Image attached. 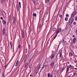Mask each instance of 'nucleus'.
Segmentation results:
<instances>
[{
  "label": "nucleus",
  "mask_w": 77,
  "mask_h": 77,
  "mask_svg": "<svg viewBox=\"0 0 77 77\" xmlns=\"http://www.w3.org/2000/svg\"><path fill=\"white\" fill-rule=\"evenodd\" d=\"M6 32V28H4L2 30V35H4V34H5V35L6 36L7 35V33L6 32Z\"/></svg>",
  "instance_id": "1"
},
{
  "label": "nucleus",
  "mask_w": 77,
  "mask_h": 77,
  "mask_svg": "<svg viewBox=\"0 0 77 77\" xmlns=\"http://www.w3.org/2000/svg\"><path fill=\"white\" fill-rule=\"evenodd\" d=\"M69 20V25L71 26L72 24V23L74 21V20H73V18H70Z\"/></svg>",
  "instance_id": "2"
},
{
  "label": "nucleus",
  "mask_w": 77,
  "mask_h": 77,
  "mask_svg": "<svg viewBox=\"0 0 77 77\" xmlns=\"http://www.w3.org/2000/svg\"><path fill=\"white\" fill-rule=\"evenodd\" d=\"M50 66L51 68H53L54 67V62H51V63L50 64Z\"/></svg>",
  "instance_id": "3"
},
{
  "label": "nucleus",
  "mask_w": 77,
  "mask_h": 77,
  "mask_svg": "<svg viewBox=\"0 0 77 77\" xmlns=\"http://www.w3.org/2000/svg\"><path fill=\"white\" fill-rule=\"evenodd\" d=\"M41 51H37L35 53V56H38V54H39V53H40Z\"/></svg>",
  "instance_id": "4"
},
{
  "label": "nucleus",
  "mask_w": 77,
  "mask_h": 77,
  "mask_svg": "<svg viewBox=\"0 0 77 77\" xmlns=\"http://www.w3.org/2000/svg\"><path fill=\"white\" fill-rule=\"evenodd\" d=\"M72 66L71 64L69 65V68H70V71H71V69L72 71V70H73V68H72Z\"/></svg>",
  "instance_id": "5"
},
{
  "label": "nucleus",
  "mask_w": 77,
  "mask_h": 77,
  "mask_svg": "<svg viewBox=\"0 0 77 77\" xmlns=\"http://www.w3.org/2000/svg\"><path fill=\"white\" fill-rule=\"evenodd\" d=\"M72 41L73 42V44H74V43H75L77 41V40H76V37H75L74 38H73L72 40Z\"/></svg>",
  "instance_id": "6"
},
{
  "label": "nucleus",
  "mask_w": 77,
  "mask_h": 77,
  "mask_svg": "<svg viewBox=\"0 0 77 77\" xmlns=\"http://www.w3.org/2000/svg\"><path fill=\"white\" fill-rule=\"evenodd\" d=\"M69 66H67L66 67V74H67V73H68V72L69 71Z\"/></svg>",
  "instance_id": "7"
},
{
  "label": "nucleus",
  "mask_w": 77,
  "mask_h": 77,
  "mask_svg": "<svg viewBox=\"0 0 77 77\" xmlns=\"http://www.w3.org/2000/svg\"><path fill=\"white\" fill-rule=\"evenodd\" d=\"M41 64H38V66L37 67V69H40V68H41Z\"/></svg>",
  "instance_id": "8"
},
{
  "label": "nucleus",
  "mask_w": 77,
  "mask_h": 77,
  "mask_svg": "<svg viewBox=\"0 0 77 77\" xmlns=\"http://www.w3.org/2000/svg\"><path fill=\"white\" fill-rule=\"evenodd\" d=\"M54 54H53L52 55H51L50 56V58L51 59H53V58H54Z\"/></svg>",
  "instance_id": "9"
},
{
  "label": "nucleus",
  "mask_w": 77,
  "mask_h": 77,
  "mask_svg": "<svg viewBox=\"0 0 77 77\" xmlns=\"http://www.w3.org/2000/svg\"><path fill=\"white\" fill-rule=\"evenodd\" d=\"M16 6L17 11H19V8H18V5L17 4H16Z\"/></svg>",
  "instance_id": "10"
},
{
  "label": "nucleus",
  "mask_w": 77,
  "mask_h": 77,
  "mask_svg": "<svg viewBox=\"0 0 77 77\" xmlns=\"http://www.w3.org/2000/svg\"><path fill=\"white\" fill-rule=\"evenodd\" d=\"M64 66H63V68L62 69H61L60 70V72H60V73H61L62 72H63V70H64Z\"/></svg>",
  "instance_id": "11"
},
{
  "label": "nucleus",
  "mask_w": 77,
  "mask_h": 77,
  "mask_svg": "<svg viewBox=\"0 0 77 77\" xmlns=\"http://www.w3.org/2000/svg\"><path fill=\"white\" fill-rule=\"evenodd\" d=\"M38 29H39V30L41 29V24H40L38 27Z\"/></svg>",
  "instance_id": "12"
},
{
  "label": "nucleus",
  "mask_w": 77,
  "mask_h": 77,
  "mask_svg": "<svg viewBox=\"0 0 77 77\" xmlns=\"http://www.w3.org/2000/svg\"><path fill=\"white\" fill-rule=\"evenodd\" d=\"M2 62H4V61H5V57H2Z\"/></svg>",
  "instance_id": "13"
},
{
  "label": "nucleus",
  "mask_w": 77,
  "mask_h": 77,
  "mask_svg": "<svg viewBox=\"0 0 77 77\" xmlns=\"http://www.w3.org/2000/svg\"><path fill=\"white\" fill-rule=\"evenodd\" d=\"M2 23L3 24H4V25H5L6 24V21L5 20H3L2 21Z\"/></svg>",
  "instance_id": "14"
},
{
  "label": "nucleus",
  "mask_w": 77,
  "mask_h": 77,
  "mask_svg": "<svg viewBox=\"0 0 77 77\" xmlns=\"http://www.w3.org/2000/svg\"><path fill=\"white\" fill-rule=\"evenodd\" d=\"M39 69H38V68H37V69L35 70V73L36 74H37L38 72V71H39Z\"/></svg>",
  "instance_id": "15"
},
{
  "label": "nucleus",
  "mask_w": 77,
  "mask_h": 77,
  "mask_svg": "<svg viewBox=\"0 0 77 77\" xmlns=\"http://www.w3.org/2000/svg\"><path fill=\"white\" fill-rule=\"evenodd\" d=\"M47 66V65L45 64V63L44 64L43 66L42 67V69H43V68H44L45 67Z\"/></svg>",
  "instance_id": "16"
},
{
  "label": "nucleus",
  "mask_w": 77,
  "mask_h": 77,
  "mask_svg": "<svg viewBox=\"0 0 77 77\" xmlns=\"http://www.w3.org/2000/svg\"><path fill=\"white\" fill-rule=\"evenodd\" d=\"M74 15H73V14H72L71 15V17H70V18H74Z\"/></svg>",
  "instance_id": "17"
},
{
  "label": "nucleus",
  "mask_w": 77,
  "mask_h": 77,
  "mask_svg": "<svg viewBox=\"0 0 77 77\" xmlns=\"http://www.w3.org/2000/svg\"><path fill=\"white\" fill-rule=\"evenodd\" d=\"M38 60H42V57H39Z\"/></svg>",
  "instance_id": "18"
},
{
  "label": "nucleus",
  "mask_w": 77,
  "mask_h": 77,
  "mask_svg": "<svg viewBox=\"0 0 77 77\" xmlns=\"http://www.w3.org/2000/svg\"><path fill=\"white\" fill-rule=\"evenodd\" d=\"M57 30L59 32H62V30H61V28H59L57 29Z\"/></svg>",
  "instance_id": "19"
},
{
  "label": "nucleus",
  "mask_w": 77,
  "mask_h": 77,
  "mask_svg": "<svg viewBox=\"0 0 77 77\" xmlns=\"http://www.w3.org/2000/svg\"><path fill=\"white\" fill-rule=\"evenodd\" d=\"M33 16L35 17H36V13H33Z\"/></svg>",
  "instance_id": "20"
},
{
  "label": "nucleus",
  "mask_w": 77,
  "mask_h": 77,
  "mask_svg": "<svg viewBox=\"0 0 77 77\" xmlns=\"http://www.w3.org/2000/svg\"><path fill=\"white\" fill-rule=\"evenodd\" d=\"M1 2L2 3H5V2H6V0H2Z\"/></svg>",
  "instance_id": "21"
},
{
  "label": "nucleus",
  "mask_w": 77,
  "mask_h": 77,
  "mask_svg": "<svg viewBox=\"0 0 77 77\" xmlns=\"http://www.w3.org/2000/svg\"><path fill=\"white\" fill-rule=\"evenodd\" d=\"M10 45L11 47V48H12V42L11 41L10 42Z\"/></svg>",
  "instance_id": "22"
},
{
  "label": "nucleus",
  "mask_w": 77,
  "mask_h": 77,
  "mask_svg": "<svg viewBox=\"0 0 77 77\" xmlns=\"http://www.w3.org/2000/svg\"><path fill=\"white\" fill-rule=\"evenodd\" d=\"M60 57H62V53L61 52L60 53Z\"/></svg>",
  "instance_id": "23"
},
{
  "label": "nucleus",
  "mask_w": 77,
  "mask_h": 77,
  "mask_svg": "<svg viewBox=\"0 0 77 77\" xmlns=\"http://www.w3.org/2000/svg\"><path fill=\"white\" fill-rule=\"evenodd\" d=\"M57 29L56 28H53V31H54V32H56V31Z\"/></svg>",
  "instance_id": "24"
},
{
  "label": "nucleus",
  "mask_w": 77,
  "mask_h": 77,
  "mask_svg": "<svg viewBox=\"0 0 77 77\" xmlns=\"http://www.w3.org/2000/svg\"><path fill=\"white\" fill-rule=\"evenodd\" d=\"M56 45L55 44L54 45V47L55 48V50H56V49H57V47H56Z\"/></svg>",
  "instance_id": "25"
},
{
  "label": "nucleus",
  "mask_w": 77,
  "mask_h": 77,
  "mask_svg": "<svg viewBox=\"0 0 77 77\" xmlns=\"http://www.w3.org/2000/svg\"><path fill=\"white\" fill-rule=\"evenodd\" d=\"M75 14H76V12L75 11H74L72 14H73L74 16H75Z\"/></svg>",
  "instance_id": "26"
},
{
  "label": "nucleus",
  "mask_w": 77,
  "mask_h": 77,
  "mask_svg": "<svg viewBox=\"0 0 77 77\" xmlns=\"http://www.w3.org/2000/svg\"><path fill=\"white\" fill-rule=\"evenodd\" d=\"M27 65H28V63H27L25 66V68H26V67H27Z\"/></svg>",
  "instance_id": "27"
},
{
  "label": "nucleus",
  "mask_w": 77,
  "mask_h": 77,
  "mask_svg": "<svg viewBox=\"0 0 77 77\" xmlns=\"http://www.w3.org/2000/svg\"><path fill=\"white\" fill-rule=\"evenodd\" d=\"M59 17H60V20H61V19H62V14H61L60 15V14L59 15Z\"/></svg>",
  "instance_id": "28"
},
{
  "label": "nucleus",
  "mask_w": 77,
  "mask_h": 77,
  "mask_svg": "<svg viewBox=\"0 0 77 77\" xmlns=\"http://www.w3.org/2000/svg\"><path fill=\"white\" fill-rule=\"evenodd\" d=\"M69 55H70L71 56H72V53H71V52H70V53H69Z\"/></svg>",
  "instance_id": "29"
},
{
  "label": "nucleus",
  "mask_w": 77,
  "mask_h": 77,
  "mask_svg": "<svg viewBox=\"0 0 77 77\" xmlns=\"http://www.w3.org/2000/svg\"><path fill=\"white\" fill-rule=\"evenodd\" d=\"M22 35H25L24 32V31H23V30H22Z\"/></svg>",
  "instance_id": "30"
},
{
  "label": "nucleus",
  "mask_w": 77,
  "mask_h": 77,
  "mask_svg": "<svg viewBox=\"0 0 77 77\" xmlns=\"http://www.w3.org/2000/svg\"><path fill=\"white\" fill-rule=\"evenodd\" d=\"M68 17H66L65 18V20L66 21H68Z\"/></svg>",
  "instance_id": "31"
},
{
  "label": "nucleus",
  "mask_w": 77,
  "mask_h": 77,
  "mask_svg": "<svg viewBox=\"0 0 77 77\" xmlns=\"http://www.w3.org/2000/svg\"><path fill=\"white\" fill-rule=\"evenodd\" d=\"M32 2H33V3H34V5H35V0H32Z\"/></svg>",
  "instance_id": "32"
},
{
  "label": "nucleus",
  "mask_w": 77,
  "mask_h": 77,
  "mask_svg": "<svg viewBox=\"0 0 77 77\" xmlns=\"http://www.w3.org/2000/svg\"><path fill=\"white\" fill-rule=\"evenodd\" d=\"M50 73H48V77H50Z\"/></svg>",
  "instance_id": "33"
},
{
  "label": "nucleus",
  "mask_w": 77,
  "mask_h": 77,
  "mask_svg": "<svg viewBox=\"0 0 77 77\" xmlns=\"http://www.w3.org/2000/svg\"><path fill=\"white\" fill-rule=\"evenodd\" d=\"M59 31H58V30H57L56 32V35H57V34H58V33H59Z\"/></svg>",
  "instance_id": "34"
},
{
  "label": "nucleus",
  "mask_w": 77,
  "mask_h": 77,
  "mask_svg": "<svg viewBox=\"0 0 77 77\" xmlns=\"http://www.w3.org/2000/svg\"><path fill=\"white\" fill-rule=\"evenodd\" d=\"M76 74H77V73L76 72H74L73 73V75L74 76H75V75H76Z\"/></svg>",
  "instance_id": "35"
},
{
  "label": "nucleus",
  "mask_w": 77,
  "mask_h": 77,
  "mask_svg": "<svg viewBox=\"0 0 77 77\" xmlns=\"http://www.w3.org/2000/svg\"><path fill=\"white\" fill-rule=\"evenodd\" d=\"M11 18H12L11 16L10 15L9 16L8 18H9V20H11Z\"/></svg>",
  "instance_id": "36"
},
{
  "label": "nucleus",
  "mask_w": 77,
  "mask_h": 77,
  "mask_svg": "<svg viewBox=\"0 0 77 77\" xmlns=\"http://www.w3.org/2000/svg\"><path fill=\"white\" fill-rule=\"evenodd\" d=\"M50 0H45V2H49Z\"/></svg>",
  "instance_id": "37"
},
{
  "label": "nucleus",
  "mask_w": 77,
  "mask_h": 77,
  "mask_svg": "<svg viewBox=\"0 0 77 77\" xmlns=\"http://www.w3.org/2000/svg\"><path fill=\"white\" fill-rule=\"evenodd\" d=\"M2 76H4L5 75V73H4L3 72H2Z\"/></svg>",
  "instance_id": "38"
},
{
  "label": "nucleus",
  "mask_w": 77,
  "mask_h": 77,
  "mask_svg": "<svg viewBox=\"0 0 77 77\" xmlns=\"http://www.w3.org/2000/svg\"><path fill=\"white\" fill-rule=\"evenodd\" d=\"M7 66H8V65H6L4 66V67H5V68L7 67Z\"/></svg>",
  "instance_id": "39"
},
{
  "label": "nucleus",
  "mask_w": 77,
  "mask_h": 77,
  "mask_svg": "<svg viewBox=\"0 0 77 77\" xmlns=\"http://www.w3.org/2000/svg\"><path fill=\"white\" fill-rule=\"evenodd\" d=\"M18 48H21V45H19V47H18Z\"/></svg>",
  "instance_id": "40"
},
{
  "label": "nucleus",
  "mask_w": 77,
  "mask_h": 77,
  "mask_svg": "<svg viewBox=\"0 0 77 77\" xmlns=\"http://www.w3.org/2000/svg\"><path fill=\"white\" fill-rule=\"evenodd\" d=\"M66 17H69V15H68V14H67L66 15Z\"/></svg>",
  "instance_id": "41"
},
{
  "label": "nucleus",
  "mask_w": 77,
  "mask_h": 77,
  "mask_svg": "<svg viewBox=\"0 0 77 77\" xmlns=\"http://www.w3.org/2000/svg\"><path fill=\"white\" fill-rule=\"evenodd\" d=\"M50 77H53V75L52 74H50Z\"/></svg>",
  "instance_id": "42"
},
{
  "label": "nucleus",
  "mask_w": 77,
  "mask_h": 77,
  "mask_svg": "<svg viewBox=\"0 0 77 77\" xmlns=\"http://www.w3.org/2000/svg\"><path fill=\"white\" fill-rule=\"evenodd\" d=\"M73 24H74V25H75V24H76V23L75 22H73Z\"/></svg>",
  "instance_id": "43"
},
{
  "label": "nucleus",
  "mask_w": 77,
  "mask_h": 77,
  "mask_svg": "<svg viewBox=\"0 0 77 77\" xmlns=\"http://www.w3.org/2000/svg\"><path fill=\"white\" fill-rule=\"evenodd\" d=\"M75 20L77 21V17H75Z\"/></svg>",
  "instance_id": "44"
},
{
  "label": "nucleus",
  "mask_w": 77,
  "mask_h": 77,
  "mask_svg": "<svg viewBox=\"0 0 77 77\" xmlns=\"http://www.w3.org/2000/svg\"><path fill=\"white\" fill-rule=\"evenodd\" d=\"M57 35L56 34V35L54 37V39L55 38H56L57 36Z\"/></svg>",
  "instance_id": "45"
},
{
  "label": "nucleus",
  "mask_w": 77,
  "mask_h": 77,
  "mask_svg": "<svg viewBox=\"0 0 77 77\" xmlns=\"http://www.w3.org/2000/svg\"><path fill=\"white\" fill-rule=\"evenodd\" d=\"M32 31V28H31L30 29V32H31Z\"/></svg>",
  "instance_id": "46"
},
{
  "label": "nucleus",
  "mask_w": 77,
  "mask_h": 77,
  "mask_svg": "<svg viewBox=\"0 0 77 77\" xmlns=\"http://www.w3.org/2000/svg\"><path fill=\"white\" fill-rule=\"evenodd\" d=\"M28 51H27V48L26 49V53H27Z\"/></svg>",
  "instance_id": "47"
},
{
  "label": "nucleus",
  "mask_w": 77,
  "mask_h": 77,
  "mask_svg": "<svg viewBox=\"0 0 77 77\" xmlns=\"http://www.w3.org/2000/svg\"><path fill=\"white\" fill-rule=\"evenodd\" d=\"M19 6H21V2H19Z\"/></svg>",
  "instance_id": "48"
},
{
  "label": "nucleus",
  "mask_w": 77,
  "mask_h": 77,
  "mask_svg": "<svg viewBox=\"0 0 77 77\" xmlns=\"http://www.w3.org/2000/svg\"><path fill=\"white\" fill-rule=\"evenodd\" d=\"M18 65V63H16V65H15V66H17Z\"/></svg>",
  "instance_id": "49"
},
{
  "label": "nucleus",
  "mask_w": 77,
  "mask_h": 77,
  "mask_svg": "<svg viewBox=\"0 0 77 77\" xmlns=\"http://www.w3.org/2000/svg\"><path fill=\"white\" fill-rule=\"evenodd\" d=\"M26 57H25V59H24V62H26Z\"/></svg>",
  "instance_id": "50"
},
{
  "label": "nucleus",
  "mask_w": 77,
  "mask_h": 77,
  "mask_svg": "<svg viewBox=\"0 0 77 77\" xmlns=\"http://www.w3.org/2000/svg\"><path fill=\"white\" fill-rule=\"evenodd\" d=\"M1 20H3V18L2 17H1Z\"/></svg>",
  "instance_id": "51"
},
{
  "label": "nucleus",
  "mask_w": 77,
  "mask_h": 77,
  "mask_svg": "<svg viewBox=\"0 0 77 77\" xmlns=\"http://www.w3.org/2000/svg\"><path fill=\"white\" fill-rule=\"evenodd\" d=\"M23 38H24V35H22Z\"/></svg>",
  "instance_id": "52"
},
{
  "label": "nucleus",
  "mask_w": 77,
  "mask_h": 77,
  "mask_svg": "<svg viewBox=\"0 0 77 77\" xmlns=\"http://www.w3.org/2000/svg\"><path fill=\"white\" fill-rule=\"evenodd\" d=\"M16 20H15V19L14 18V21H15Z\"/></svg>",
  "instance_id": "53"
},
{
  "label": "nucleus",
  "mask_w": 77,
  "mask_h": 77,
  "mask_svg": "<svg viewBox=\"0 0 77 77\" xmlns=\"http://www.w3.org/2000/svg\"><path fill=\"white\" fill-rule=\"evenodd\" d=\"M30 76L32 77V74H31V75H30Z\"/></svg>",
  "instance_id": "54"
},
{
  "label": "nucleus",
  "mask_w": 77,
  "mask_h": 77,
  "mask_svg": "<svg viewBox=\"0 0 77 77\" xmlns=\"http://www.w3.org/2000/svg\"><path fill=\"white\" fill-rule=\"evenodd\" d=\"M57 71V70L56 69L54 70V72H56Z\"/></svg>",
  "instance_id": "55"
},
{
  "label": "nucleus",
  "mask_w": 77,
  "mask_h": 77,
  "mask_svg": "<svg viewBox=\"0 0 77 77\" xmlns=\"http://www.w3.org/2000/svg\"><path fill=\"white\" fill-rule=\"evenodd\" d=\"M17 62H18V63H19V60H17Z\"/></svg>",
  "instance_id": "56"
},
{
  "label": "nucleus",
  "mask_w": 77,
  "mask_h": 77,
  "mask_svg": "<svg viewBox=\"0 0 77 77\" xmlns=\"http://www.w3.org/2000/svg\"><path fill=\"white\" fill-rule=\"evenodd\" d=\"M70 76H71V75H69L67 77H70Z\"/></svg>",
  "instance_id": "57"
},
{
  "label": "nucleus",
  "mask_w": 77,
  "mask_h": 77,
  "mask_svg": "<svg viewBox=\"0 0 77 77\" xmlns=\"http://www.w3.org/2000/svg\"><path fill=\"white\" fill-rule=\"evenodd\" d=\"M75 69L76 70H77V68H75Z\"/></svg>",
  "instance_id": "58"
},
{
  "label": "nucleus",
  "mask_w": 77,
  "mask_h": 77,
  "mask_svg": "<svg viewBox=\"0 0 77 77\" xmlns=\"http://www.w3.org/2000/svg\"><path fill=\"white\" fill-rule=\"evenodd\" d=\"M72 37H75V35H72Z\"/></svg>",
  "instance_id": "59"
},
{
  "label": "nucleus",
  "mask_w": 77,
  "mask_h": 77,
  "mask_svg": "<svg viewBox=\"0 0 77 77\" xmlns=\"http://www.w3.org/2000/svg\"><path fill=\"white\" fill-rule=\"evenodd\" d=\"M71 41H72V38H71L70 39Z\"/></svg>",
  "instance_id": "60"
},
{
  "label": "nucleus",
  "mask_w": 77,
  "mask_h": 77,
  "mask_svg": "<svg viewBox=\"0 0 77 77\" xmlns=\"http://www.w3.org/2000/svg\"><path fill=\"white\" fill-rule=\"evenodd\" d=\"M76 32H77V29H76L75 31Z\"/></svg>",
  "instance_id": "61"
},
{
  "label": "nucleus",
  "mask_w": 77,
  "mask_h": 77,
  "mask_svg": "<svg viewBox=\"0 0 77 77\" xmlns=\"http://www.w3.org/2000/svg\"><path fill=\"white\" fill-rule=\"evenodd\" d=\"M19 6H20V8H21V5H19Z\"/></svg>",
  "instance_id": "62"
},
{
  "label": "nucleus",
  "mask_w": 77,
  "mask_h": 77,
  "mask_svg": "<svg viewBox=\"0 0 77 77\" xmlns=\"http://www.w3.org/2000/svg\"><path fill=\"white\" fill-rule=\"evenodd\" d=\"M16 63H18V62H17V61Z\"/></svg>",
  "instance_id": "63"
},
{
  "label": "nucleus",
  "mask_w": 77,
  "mask_h": 77,
  "mask_svg": "<svg viewBox=\"0 0 77 77\" xmlns=\"http://www.w3.org/2000/svg\"><path fill=\"white\" fill-rule=\"evenodd\" d=\"M53 23H54V21H53Z\"/></svg>",
  "instance_id": "64"
}]
</instances>
